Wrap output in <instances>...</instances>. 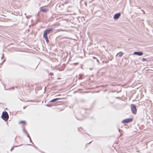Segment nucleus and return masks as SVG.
Here are the masks:
<instances>
[{"label":"nucleus","mask_w":153,"mask_h":153,"mask_svg":"<svg viewBox=\"0 0 153 153\" xmlns=\"http://www.w3.org/2000/svg\"><path fill=\"white\" fill-rule=\"evenodd\" d=\"M81 20L82 21L83 20L84 21L85 20V18L84 17H82L81 18Z\"/></svg>","instance_id":"2eb2a0df"},{"label":"nucleus","mask_w":153,"mask_h":153,"mask_svg":"<svg viewBox=\"0 0 153 153\" xmlns=\"http://www.w3.org/2000/svg\"><path fill=\"white\" fill-rule=\"evenodd\" d=\"M134 54L135 55L141 56L143 54V53L141 51H135L134 52Z\"/></svg>","instance_id":"423d86ee"},{"label":"nucleus","mask_w":153,"mask_h":153,"mask_svg":"<svg viewBox=\"0 0 153 153\" xmlns=\"http://www.w3.org/2000/svg\"><path fill=\"white\" fill-rule=\"evenodd\" d=\"M62 104V103H59L57 104L56 105H61Z\"/></svg>","instance_id":"6ab92c4d"},{"label":"nucleus","mask_w":153,"mask_h":153,"mask_svg":"<svg viewBox=\"0 0 153 153\" xmlns=\"http://www.w3.org/2000/svg\"><path fill=\"white\" fill-rule=\"evenodd\" d=\"M19 65V66L22 67L24 69H26V68L25 67H24V66H23L22 65Z\"/></svg>","instance_id":"dca6fc26"},{"label":"nucleus","mask_w":153,"mask_h":153,"mask_svg":"<svg viewBox=\"0 0 153 153\" xmlns=\"http://www.w3.org/2000/svg\"><path fill=\"white\" fill-rule=\"evenodd\" d=\"M25 108V107H23V108H24H24Z\"/></svg>","instance_id":"c85d7f7f"},{"label":"nucleus","mask_w":153,"mask_h":153,"mask_svg":"<svg viewBox=\"0 0 153 153\" xmlns=\"http://www.w3.org/2000/svg\"><path fill=\"white\" fill-rule=\"evenodd\" d=\"M6 60V59H4L3 61L1 63H0V65H2L3 64V63Z\"/></svg>","instance_id":"4468645a"},{"label":"nucleus","mask_w":153,"mask_h":153,"mask_svg":"<svg viewBox=\"0 0 153 153\" xmlns=\"http://www.w3.org/2000/svg\"><path fill=\"white\" fill-rule=\"evenodd\" d=\"M31 16H30V15H29L28 16H26V18L27 19H29Z\"/></svg>","instance_id":"f3484780"},{"label":"nucleus","mask_w":153,"mask_h":153,"mask_svg":"<svg viewBox=\"0 0 153 153\" xmlns=\"http://www.w3.org/2000/svg\"><path fill=\"white\" fill-rule=\"evenodd\" d=\"M53 30V28L47 29L44 30L43 35H47L48 34H49L51 32H52Z\"/></svg>","instance_id":"f03ea898"},{"label":"nucleus","mask_w":153,"mask_h":153,"mask_svg":"<svg viewBox=\"0 0 153 153\" xmlns=\"http://www.w3.org/2000/svg\"><path fill=\"white\" fill-rule=\"evenodd\" d=\"M4 56V54L3 53V54H2V56L1 57V59H3Z\"/></svg>","instance_id":"412c9836"},{"label":"nucleus","mask_w":153,"mask_h":153,"mask_svg":"<svg viewBox=\"0 0 153 153\" xmlns=\"http://www.w3.org/2000/svg\"><path fill=\"white\" fill-rule=\"evenodd\" d=\"M28 101H31L32 102H35V103H36L37 102L36 101H35L33 100H29Z\"/></svg>","instance_id":"a211bd4d"},{"label":"nucleus","mask_w":153,"mask_h":153,"mask_svg":"<svg viewBox=\"0 0 153 153\" xmlns=\"http://www.w3.org/2000/svg\"><path fill=\"white\" fill-rule=\"evenodd\" d=\"M133 120L132 118L127 119L123 120L122 122L123 123H128L132 121Z\"/></svg>","instance_id":"7ed1b4c3"},{"label":"nucleus","mask_w":153,"mask_h":153,"mask_svg":"<svg viewBox=\"0 0 153 153\" xmlns=\"http://www.w3.org/2000/svg\"><path fill=\"white\" fill-rule=\"evenodd\" d=\"M3 104L2 103H1L0 102V104Z\"/></svg>","instance_id":"c756f323"},{"label":"nucleus","mask_w":153,"mask_h":153,"mask_svg":"<svg viewBox=\"0 0 153 153\" xmlns=\"http://www.w3.org/2000/svg\"><path fill=\"white\" fill-rule=\"evenodd\" d=\"M1 117L5 121L7 120L9 118L8 115L6 112H3Z\"/></svg>","instance_id":"f257e3e1"},{"label":"nucleus","mask_w":153,"mask_h":153,"mask_svg":"<svg viewBox=\"0 0 153 153\" xmlns=\"http://www.w3.org/2000/svg\"><path fill=\"white\" fill-rule=\"evenodd\" d=\"M40 10L44 13H45L48 10L46 8H41L40 9Z\"/></svg>","instance_id":"9d476101"},{"label":"nucleus","mask_w":153,"mask_h":153,"mask_svg":"<svg viewBox=\"0 0 153 153\" xmlns=\"http://www.w3.org/2000/svg\"><path fill=\"white\" fill-rule=\"evenodd\" d=\"M118 54L119 57H121L123 55V53L122 52H121L119 53H118Z\"/></svg>","instance_id":"f8f14e48"},{"label":"nucleus","mask_w":153,"mask_h":153,"mask_svg":"<svg viewBox=\"0 0 153 153\" xmlns=\"http://www.w3.org/2000/svg\"><path fill=\"white\" fill-rule=\"evenodd\" d=\"M83 75L82 74H79V76L78 77V79L79 80L82 79H83Z\"/></svg>","instance_id":"9b49d317"},{"label":"nucleus","mask_w":153,"mask_h":153,"mask_svg":"<svg viewBox=\"0 0 153 153\" xmlns=\"http://www.w3.org/2000/svg\"><path fill=\"white\" fill-rule=\"evenodd\" d=\"M38 66V65H35L34 66V67L32 66V67H29L27 68V69L29 71H30V70H34Z\"/></svg>","instance_id":"0eeeda50"},{"label":"nucleus","mask_w":153,"mask_h":153,"mask_svg":"<svg viewBox=\"0 0 153 153\" xmlns=\"http://www.w3.org/2000/svg\"><path fill=\"white\" fill-rule=\"evenodd\" d=\"M25 15H26V13H25Z\"/></svg>","instance_id":"7c9ffc66"},{"label":"nucleus","mask_w":153,"mask_h":153,"mask_svg":"<svg viewBox=\"0 0 153 153\" xmlns=\"http://www.w3.org/2000/svg\"><path fill=\"white\" fill-rule=\"evenodd\" d=\"M60 99V98H56L51 100L50 102H55Z\"/></svg>","instance_id":"1a4fd4ad"},{"label":"nucleus","mask_w":153,"mask_h":153,"mask_svg":"<svg viewBox=\"0 0 153 153\" xmlns=\"http://www.w3.org/2000/svg\"><path fill=\"white\" fill-rule=\"evenodd\" d=\"M121 13H118L114 14V19L115 20L117 19L120 16Z\"/></svg>","instance_id":"20e7f679"},{"label":"nucleus","mask_w":153,"mask_h":153,"mask_svg":"<svg viewBox=\"0 0 153 153\" xmlns=\"http://www.w3.org/2000/svg\"><path fill=\"white\" fill-rule=\"evenodd\" d=\"M142 60L143 62H144L145 61H146L147 60V59L146 58H143L142 59Z\"/></svg>","instance_id":"ddd939ff"},{"label":"nucleus","mask_w":153,"mask_h":153,"mask_svg":"<svg viewBox=\"0 0 153 153\" xmlns=\"http://www.w3.org/2000/svg\"><path fill=\"white\" fill-rule=\"evenodd\" d=\"M31 105H39V104H36V103H33V104H32Z\"/></svg>","instance_id":"aec40b11"},{"label":"nucleus","mask_w":153,"mask_h":153,"mask_svg":"<svg viewBox=\"0 0 153 153\" xmlns=\"http://www.w3.org/2000/svg\"><path fill=\"white\" fill-rule=\"evenodd\" d=\"M131 105H135L134 104H132Z\"/></svg>","instance_id":"bb28decb"},{"label":"nucleus","mask_w":153,"mask_h":153,"mask_svg":"<svg viewBox=\"0 0 153 153\" xmlns=\"http://www.w3.org/2000/svg\"><path fill=\"white\" fill-rule=\"evenodd\" d=\"M53 73H50V74H49V75H52V74H53Z\"/></svg>","instance_id":"393cba45"},{"label":"nucleus","mask_w":153,"mask_h":153,"mask_svg":"<svg viewBox=\"0 0 153 153\" xmlns=\"http://www.w3.org/2000/svg\"><path fill=\"white\" fill-rule=\"evenodd\" d=\"M20 123H25V121H20V122H19Z\"/></svg>","instance_id":"4be33fe9"},{"label":"nucleus","mask_w":153,"mask_h":153,"mask_svg":"<svg viewBox=\"0 0 153 153\" xmlns=\"http://www.w3.org/2000/svg\"><path fill=\"white\" fill-rule=\"evenodd\" d=\"M97 60V61L98 62V63H99V60L97 59V58L96 59Z\"/></svg>","instance_id":"b1692460"},{"label":"nucleus","mask_w":153,"mask_h":153,"mask_svg":"<svg viewBox=\"0 0 153 153\" xmlns=\"http://www.w3.org/2000/svg\"><path fill=\"white\" fill-rule=\"evenodd\" d=\"M131 110L132 113L134 114H135L137 112V109L135 106H131Z\"/></svg>","instance_id":"39448f33"},{"label":"nucleus","mask_w":153,"mask_h":153,"mask_svg":"<svg viewBox=\"0 0 153 153\" xmlns=\"http://www.w3.org/2000/svg\"><path fill=\"white\" fill-rule=\"evenodd\" d=\"M93 58L94 59H97V58L95 56H94Z\"/></svg>","instance_id":"5701e85b"},{"label":"nucleus","mask_w":153,"mask_h":153,"mask_svg":"<svg viewBox=\"0 0 153 153\" xmlns=\"http://www.w3.org/2000/svg\"><path fill=\"white\" fill-rule=\"evenodd\" d=\"M50 105L49 104H45V105Z\"/></svg>","instance_id":"a878e982"},{"label":"nucleus","mask_w":153,"mask_h":153,"mask_svg":"<svg viewBox=\"0 0 153 153\" xmlns=\"http://www.w3.org/2000/svg\"><path fill=\"white\" fill-rule=\"evenodd\" d=\"M27 136H28V137H29L30 138V140H31L30 138V137H29V135H27Z\"/></svg>","instance_id":"cd10ccee"},{"label":"nucleus","mask_w":153,"mask_h":153,"mask_svg":"<svg viewBox=\"0 0 153 153\" xmlns=\"http://www.w3.org/2000/svg\"><path fill=\"white\" fill-rule=\"evenodd\" d=\"M43 38L45 39L46 43H47V44H48L49 43V41L48 37V35H43Z\"/></svg>","instance_id":"6e6552de"}]
</instances>
